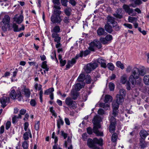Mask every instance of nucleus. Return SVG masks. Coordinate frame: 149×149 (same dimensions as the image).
Here are the masks:
<instances>
[{"mask_svg": "<svg viewBox=\"0 0 149 149\" xmlns=\"http://www.w3.org/2000/svg\"><path fill=\"white\" fill-rule=\"evenodd\" d=\"M146 74L145 70L144 69H139L136 67L133 68L132 71V74L130 76L129 80L133 86L138 85L140 86H142L141 79L140 76H143Z\"/></svg>", "mask_w": 149, "mask_h": 149, "instance_id": "1", "label": "nucleus"}, {"mask_svg": "<svg viewBox=\"0 0 149 149\" xmlns=\"http://www.w3.org/2000/svg\"><path fill=\"white\" fill-rule=\"evenodd\" d=\"M101 120V118L99 116L96 115L94 116L92 120V122L94 125L93 128V131L97 136H103V132L98 130V129L100 128L101 127L100 123Z\"/></svg>", "mask_w": 149, "mask_h": 149, "instance_id": "2", "label": "nucleus"}, {"mask_svg": "<svg viewBox=\"0 0 149 149\" xmlns=\"http://www.w3.org/2000/svg\"><path fill=\"white\" fill-rule=\"evenodd\" d=\"M130 1L134 2V3H132L129 5V6L127 5H124L123 8L125 12L129 15H131L132 16L135 15L136 13L134 12V10L131 9L130 7L132 6L134 8L136 7L137 5H139L142 3L141 0H130Z\"/></svg>", "mask_w": 149, "mask_h": 149, "instance_id": "3", "label": "nucleus"}, {"mask_svg": "<svg viewBox=\"0 0 149 149\" xmlns=\"http://www.w3.org/2000/svg\"><path fill=\"white\" fill-rule=\"evenodd\" d=\"M16 88L14 87L11 88L10 90V97L13 99H17L19 101H21L23 99V97L21 92L20 91H18L16 93Z\"/></svg>", "mask_w": 149, "mask_h": 149, "instance_id": "4", "label": "nucleus"}, {"mask_svg": "<svg viewBox=\"0 0 149 149\" xmlns=\"http://www.w3.org/2000/svg\"><path fill=\"white\" fill-rule=\"evenodd\" d=\"M103 140L102 138L98 139L95 138L92 140L91 139H88L87 144L88 146L91 148H94V143L98 144L100 146L103 145Z\"/></svg>", "mask_w": 149, "mask_h": 149, "instance_id": "5", "label": "nucleus"}, {"mask_svg": "<svg viewBox=\"0 0 149 149\" xmlns=\"http://www.w3.org/2000/svg\"><path fill=\"white\" fill-rule=\"evenodd\" d=\"M113 98L111 96L109 95H105L104 99L105 103H101L99 106L100 107H103L105 110H107L109 107V102L112 101Z\"/></svg>", "mask_w": 149, "mask_h": 149, "instance_id": "6", "label": "nucleus"}, {"mask_svg": "<svg viewBox=\"0 0 149 149\" xmlns=\"http://www.w3.org/2000/svg\"><path fill=\"white\" fill-rule=\"evenodd\" d=\"M101 47V44L99 41L95 40L90 43L89 49L90 51H93L96 48L100 49Z\"/></svg>", "mask_w": 149, "mask_h": 149, "instance_id": "7", "label": "nucleus"}, {"mask_svg": "<svg viewBox=\"0 0 149 149\" xmlns=\"http://www.w3.org/2000/svg\"><path fill=\"white\" fill-rule=\"evenodd\" d=\"M66 104L69 107L74 109L77 107V104L75 101L70 97H67L65 99Z\"/></svg>", "mask_w": 149, "mask_h": 149, "instance_id": "8", "label": "nucleus"}, {"mask_svg": "<svg viewBox=\"0 0 149 149\" xmlns=\"http://www.w3.org/2000/svg\"><path fill=\"white\" fill-rule=\"evenodd\" d=\"M83 56L82 53L81 52L79 54L76 55L74 58H73L71 61H68V63L66 65V69H69L70 67L72 66L76 62V60L78 59L79 57H82Z\"/></svg>", "mask_w": 149, "mask_h": 149, "instance_id": "9", "label": "nucleus"}, {"mask_svg": "<svg viewBox=\"0 0 149 149\" xmlns=\"http://www.w3.org/2000/svg\"><path fill=\"white\" fill-rule=\"evenodd\" d=\"M98 66V64L96 63H91L87 65V67L86 69V72L89 73L91 71L93 70Z\"/></svg>", "mask_w": 149, "mask_h": 149, "instance_id": "10", "label": "nucleus"}, {"mask_svg": "<svg viewBox=\"0 0 149 149\" xmlns=\"http://www.w3.org/2000/svg\"><path fill=\"white\" fill-rule=\"evenodd\" d=\"M10 98L7 95L4 94L0 99V102L1 104V106L4 108L6 106V103H8L10 101Z\"/></svg>", "mask_w": 149, "mask_h": 149, "instance_id": "11", "label": "nucleus"}, {"mask_svg": "<svg viewBox=\"0 0 149 149\" xmlns=\"http://www.w3.org/2000/svg\"><path fill=\"white\" fill-rule=\"evenodd\" d=\"M51 21L53 24H60L62 21L61 16L52 15L51 17Z\"/></svg>", "mask_w": 149, "mask_h": 149, "instance_id": "12", "label": "nucleus"}, {"mask_svg": "<svg viewBox=\"0 0 149 149\" xmlns=\"http://www.w3.org/2000/svg\"><path fill=\"white\" fill-rule=\"evenodd\" d=\"M23 94L27 98L29 97L30 96L31 92L29 89L26 87L25 86H24L23 88L21 90Z\"/></svg>", "mask_w": 149, "mask_h": 149, "instance_id": "13", "label": "nucleus"}, {"mask_svg": "<svg viewBox=\"0 0 149 149\" xmlns=\"http://www.w3.org/2000/svg\"><path fill=\"white\" fill-rule=\"evenodd\" d=\"M115 104L114 102H112L113 109L112 114L114 117H116L118 115L119 106H118V104H116V105H115Z\"/></svg>", "mask_w": 149, "mask_h": 149, "instance_id": "14", "label": "nucleus"}, {"mask_svg": "<svg viewBox=\"0 0 149 149\" xmlns=\"http://www.w3.org/2000/svg\"><path fill=\"white\" fill-rule=\"evenodd\" d=\"M61 32L60 27L58 25H56L51 29L52 35L58 34Z\"/></svg>", "mask_w": 149, "mask_h": 149, "instance_id": "15", "label": "nucleus"}, {"mask_svg": "<svg viewBox=\"0 0 149 149\" xmlns=\"http://www.w3.org/2000/svg\"><path fill=\"white\" fill-rule=\"evenodd\" d=\"M124 101V98L123 96L120 95H117V99L116 101H113V102H114L115 104H118V106L122 103Z\"/></svg>", "mask_w": 149, "mask_h": 149, "instance_id": "16", "label": "nucleus"}, {"mask_svg": "<svg viewBox=\"0 0 149 149\" xmlns=\"http://www.w3.org/2000/svg\"><path fill=\"white\" fill-rule=\"evenodd\" d=\"M97 61L98 63L101 66L104 68H105L107 67L106 61L101 58H99L97 59Z\"/></svg>", "mask_w": 149, "mask_h": 149, "instance_id": "17", "label": "nucleus"}, {"mask_svg": "<svg viewBox=\"0 0 149 149\" xmlns=\"http://www.w3.org/2000/svg\"><path fill=\"white\" fill-rule=\"evenodd\" d=\"M52 138L54 139V142L55 144L53 146V149H62L61 148L57 146V143L58 142V139L57 137L55 136L54 132H53L52 134Z\"/></svg>", "mask_w": 149, "mask_h": 149, "instance_id": "18", "label": "nucleus"}, {"mask_svg": "<svg viewBox=\"0 0 149 149\" xmlns=\"http://www.w3.org/2000/svg\"><path fill=\"white\" fill-rule=\"evenodd\" d=\"M24 17L22 15H20L19 16L17 17V15L15 16L14 20L15 22L18 24H20L23 21Z\"/></svg>", "mask_w": 149, "mask_h": 149, "instance_id": "19", "label": "nucleus"}, {"mask_svg": "<svg viewBox=\"0 0 149 149\" xmlns=\"http://www.w3.org/2000/svg\"><path fill=\"white\" fill-rule=\"evenodd\" d=\"M29 136L31 138L32 135L30 129H28V131L26 132L23 135V138L25 141L29 139Z\"/></svg>", "mask_w": 149, "mask_h": 149, "instance_id": "20", "label": "nucleus"}, {"mask_svg": "<svg viewBox=\"0 0 149 149\" xmlns=\"http://www.w3.org/2000/svg\"><path fill=\"white\" fill-rule=\"evenodd\" d=\"M122 10L121 8L118 9L116 12V13L114 14L113 15L116 18L120 19L122 17Z\"/></svg>", "mask_w": 149, "mask_h": 149, "instance_id": "21", "label": "nucleus"}, {"mask_svg": "<svg viewBox=\"0 0 149 149\" xmlns=\"http://www.w3.org/2000/svg\"><path fill=\"white\" fill-rule=\"evenodd\" d=\"M52 2L54 4V8L61 9V8L60 7V0H53Z\"/></svg>", "mask_w": 149, "mask_h": 149, "instance_id": "22", "label": "nucleus"}, {"mask_svg": "<svg viewBox=\"0 0 149 149\" xmlns=\"http://www.w3.org/2000/svg\"><path fill=\"white\" fill-rule=\"evenodd\" d=\"M139 134L141 139H145L146 137L148 135V132L144 130L141 131Z\"/></svg>", "mask_w": 149, "mask_h": 149, "instance_id": "23", "label": "nucleus"}, {"mask_svg": "<svg viewBox=\"0 0 149 149\" xmlns=\"http://www.w3.org/2000/svg\"><path fill=\"white\" fill-rule=\"evenodd\" d=\"M97 33L99 36L105 35H106V32H105L104 29L101 27L98 28L97 30Z\"/></svg>", "mask_w": 149, "mask_h": 149, "instance_id": "24", "label": "nucleus"}, {"mask_svg": "<svg viewBox=\"0 0 149 149\" xmlns=\"http://www.w3.org/2000/svg\"><path fill=\"white\" fill-rule=\"evenodd\" d=\"M52 38H54V42H60L61 38L59 36V34L51 35Z\"/></svg>", "mask_w": 149, "mask_h": 149, "instance_id": "25", "label": "nucleus"}, {"mask_svg": "<svg viewBox=\"0 0 149 149\" xmlns=\"http://www.w3.org/2000/svg\"><path fill=\"white\" fill-rule=\"evenodd\" d=\"M84 85L85 84L83 82L81 83V84L80 83H78L75 85V89L77 91H79L84 86Z\"/></svg>", "mask_w": 149, "mask_h": 149, "instance_id": "26", "label": "nucleus"}, {"mask_svg": "<svg viewBox=\"0 0 149 149\" xmlns=\"http://www.w3.org/2000/svg\"><path fill=\"white\" fill-rule=\"evenodd\" d=\"M107 19L108 24H111L112 25L114 24H116V22L114 20L113 17L110 16H108L107 17Z\"/></svg>", "mask_w": 149, "mask_h": 149, "instance_id": "27", "label": "nucleus"}, {"mask_svg": "<svg viewBox=\"0 0 149 149\" xmlns=\"http://www.w3.org/2000/svg\"><path fill=\"white\" fill-rule=\"evenodd\" d=\"M10 18L8 15H5L3 19L2 22L4 24H8L10 23Z\"/></svg>", "mask_w": 149, "mask_h": 149, "instance_id": "28", "label": "nucleus"}, {"mask_svg": "<svg viewBox=\"0 0 149 149\" xmlns=\"http://www.w3.org/2000/svg\"><path fill=\"white\" fill-rule=\"evenodd\" d=\"M59 118L57 120V127L59 129L61 127V125H63L64 124V122L62 118L60 116H58Z\"/></svg>", "mask_w": 149, "mask_h": 149, "instance_id": "29", "label": "nucleus"}, {"mask_svg": "<svg viewBox=\"0 0 149 149\" xmlns=\"http://www.w3.org/2000/svg\"><path fill=\"white\" fill-rule=\"evenodd\" d=\"M22 117L21 115L19 114L18 116H14L12 118V122L13 124H15L17 123L19 118H21Z\"/></svg>", "mask_w": 149, "mask_h": 149, "instance_id": "30", "label": "nucleus"}, {"mask_svg": "<svg viewBox=\"0 0 149 149\" xmlns=\"http://www.w3.org/2000/svg\"><path fill=\"white\" fill-rule=\"evenodd\" d=\"M143 80L144 84L147 85H149V75L147 74L144 76Z\"/></svg>", "mask_w": 149, "mask_h": 149, "instance_id": "31", "label": "nucleus"}, {"mask_svg": "<svg viewBox=\"0 0 149 149\" xmlns=\"http://www.w3.org/2000/svg\"><path fill=\"white\" fill-rule=\"evenodd\" d=\"M140 146L141 148H144L147 146V143L145 141V139H141L140 141Z\"/></svg>", "mask_w": 149, "mask_h": 149, "instance_id": "32", "label": "nucleus"}, {"mask_svg": "<svg viewBox=\"0 0 149 149\" xmlns=\"http://www.w3.org/2000/svg\"><path fill=\"white\" fill-rule=\"evenodd\" d=\"M104 28L106 31L109 33H111L113 31L111 26L108 24H106Z\"/></svg>", "mask_w": 149, "mask_h": 149, "instance_id": "33", "label": "nucleus"}, {"mask_svg": "<svg viewBox=\"0 0 149 149\" xmlns=\"http://www.w3.org/2000/svg\"><path fill=\"white\" fill-rule=\"evenodd\" d=\"M60 10V9H58L55 8V9L54 10L53 12L52 15H55L60 16V15L61 14V12Z\"/></svg>", "mask_w": 149, "mask_h": 149, "instance_id": "34", "label": "nucleus"}, {"mask_svg": "<svg viewBox=\"0 0 149 149\" xmlns=\"http://www.w3.org/2000/svg\"><path fill=\"white\" fill-rule=\"evenodd\" d=\"M127 75L126 74H124L121 77L120 82L123 84L125 83L127 81Z\"/></svg>", "mask_w": 149, "mask_h": 149, "instance_id": "35", "label": "nucleus"}, {"mask_svg": "<svg viewBox=\"0 0 149 149\" xmlns=\"http://www.w3.org/2000/svg\"><path fill=\"white\" fill-rule=\"evenodd\" d=\"M85 79V75L84 74H81L78 77L77 80L79 82H83Z\"/></svg>", "mask_w": 149, "mask_h": 149, "instance_id": "36", "label": "nucleus"}, {"mask_svg": "<svg viewBox=\"0 0 149 149\" xmlns=\"http://www.w3.org/2000/svg\"><path fill=\"white\" fill-rule=\"evenodd\" d=\"M116 125L110 124L109 126V131L111 133H113L115 130Z\"/></svg>", "mask_w": 149, "mask_h": 149, "instance_id": "37", "label": "nucleus"}, {"mask_svg": "<svg viewBox=\"0 0 149 149\" xmlns=\"http://www.w3.org/2000/svg\"><path fill=\"white\" fill-rule=\"evenodd\" d=\"M64 13L68 16H70L71 13L72 9L70 8H67L64 10Z\"/></svg>", "mask_w": 149, "mask_h": 149, "instance_id": "38", "label": "nucleus"}, {"mask_svg": "<svg viewBox=\"0 0 149 149\" xmlns=\"http://www.w3.org/2000/svg\"><path fill=\"white\" fill-rule=\"evenodd\" d=\"M41 67L42 68L45 69L46 71H48L49 70V68L47 64L46 61H44L42 62Z\"/></svg>", "mask_w": 149, "mask_h": 149, "instance_id": "39", "label": "nucleus"}, {"mask_svg": "<svg viewBox=\"0 0 149 149\" xmlns=\"http://www.w3.org/2000/svg\"><path fill=\"white\" fill-rule=\"evenodd\" d=\"M118 136L117 134L116 133H114L112 134L111 139V141L113 142H115L117 139Z\"/></svg>", "mask_w": 149, "mask_h": 149, "instance_id": "40", "label": "nucleus"}, {"mask_svg": "<svg viewBox=\"0 0 149 149\" xmlns=\"http://www.w3.org/2000/svg\"><path fill=\"white\" fill-rule=\"evenodd\" d=\"M116 65L118 68H120L121 69L123 70L124 68V65L120 61H118L116 63Z\"/></svg>", "mask_w": 149, "mask_h": 149, "instance_id": "41", "label": "nucleus"}, {"mask_svg": "<svg viewBox=\"0 0 149 149\" xmlns=\"http://www.w3.org/2000/svg\"><path fill=\"white\" fill-rule=\"evenodd\" d=\"M109 120L110 124L116 125L117 120L113 116H111Z\"/></svg>", "mask_w": 149, "mask_h": 149, "instance_id": "42", "label": "nucleus"}, {"mask_svg": "<svg viewBox=\"0 0 149 149\" xmlns=\"http://www.w3.org/2000/svg\"><path fill=\"white\" fill-rule=\"evenodd\" d=\"M29 144L27 141H24L22 143V146L24 149H27L28 148Z\"/></svg>", "mask_w": 149, "mask_h": 149, "instance_id": "43", "label": "nucleus"}, {"mask_svg": "<svg viewBox=\"0 0 149 149\" xmlns=\"http://www.w3.org/2000/svg\"><path fill=\"white\" fill-rule=\"evenodd\" d=\"M34 86L36 90L38 89V90L40 91H42V86L40 84H38L36 83L35 84Z\"/></svg>", "mask_w": 149, "mask_h": 149, "instance_id": "44", "label": "nucleus"}, {"mask_svg": "<svg viewBox=\"0 0 149 149\" xmlns=\"http://www.w3.org/2000/svg\"><path fill=\"white\" fill-rule=\"evenodd\" d=\"M107 66L110 70L111 71H113L114 70V66L112 63H109L107 65Z\"/></svg>", "mask_w": 149, "mask_h": 149, "instance_id": "45", "label": "nucleus"}, {"mask_svg": "<svg viewBox=\"0 0 149 149\" xmlns=\"http://www.w3.org/2000/svg\"><path fill=\"white\" fill-rule=\"evenodd\" d=\"M128 22L131 23H133L134 21H136L137 19L136 17L129 16L128 19Z\"/></svg>", "mask_w": 149, "mask_h": 149, "instance_id": "46", "label": "nucleus"}, {"mask_svg": "<svg viewBox=\"0 0 149 149\" xmlns=\"http://www.w3.org/2000/svg\"><path fill=\"white\" fill-rule=\"evenodd\" d=\"M13 28V31H19V29L18 28V26L15 23H13L12 24V29Z\"/></svg>", "mask_w": 149, "mask_h": 149, "instance_id": "47", "label": "nucleus"}, {"mask_svg": "<svg viewBox=\"0 0 149 149\" xmlns=\"http://www.w3.org/2000/svg\"><path fill=\"white\" fill-rule=\"evenodd\" d=\"M126 91L124 89H121L119 91V94L117 95H120L123 96H125L126 95Z\"/></svg>", "mask_w": 149, "mask_h": 149, "instance_id": "48", "label": "nucleus"}, {"mask_svg": "<svg viewBox=\"0 0 149 149\" xmlns=\"http://www.w3.org/2000/svg\"><path fill=\"white\" fill-rule=\"evenodd\" d=\"M91 81V76L90 75H87L86 78V82L87 84H90Z\"/></svg>", "mask_w": 149, "mask_h": 149, "instance_id": "49", "label": "nucleus"}, {"mask_svg": "<svg viewBox=\"0 0 149 149\" xmlns=\"http://www.w3.org/2000/svg\"><path fill=\"white\" fill-rule=\"evenodd\" d=\"M90 50H85L84 52H81V53H82L83 56H85L89 54L91 52Z\"/></svg>", "mask_w": 149, "mask_h": 149, "instance_id": "50", "label": "nucleus"}, {"mask_svg": "<svg viewBox=\"0 0 149 149\" xmlns=\"http://www.w3.org/2000/svg\"><path fill=\"white\" fill-rule=\"evenodd\" d=\"M68 0H61V4L64 6H67L68 5Z\"/></svg>", "mask_w": 149, "mask_h": 149, "instance_id": "51", "label": "nucleus"}, {"mask_svg": "<svg viewBox=\"0 0 149 149\" xmlns=\"http://www.w3.org/2000/svg\"><path fill=\"white\" fill-rule=\"evenodd\" d=\"M109 88L110 91H113L115 88L114 84L112 83H110L109 85Z\"/></svg>", "mask_w": 149, "mask_h": 149, "instance_id": "52", "label": "nucleus"}, {"mask_svg": "<svg viewBox=\"0 0 149 149\" xmlns=\"http://www.w3.org/2000/svg\"><path fill=\"white\" fill-rule=\"evenodd\" d=\"M50 111L53 116H55V117L57 116L55 112L53 110V107H51L50 108Z\"/></svg>", "mask_w": 149, "mask_h": 149, "instance_id": "53", "label": "nucleus"}, {"mask_svg": "<svg viewBox=\"0 0 149 149\" xmlns=\"http://www.w3.org/2000/svg\"><path fill=\"white\" fill-rule=\"evenodd\" d=\"M30 103L31 106L33 107H35L36 104V101L34 99H31L30 102Z\"/></svg>", "mask_w": 149, "mask_h": 149, "instance_id": "54", "label": "nucleus"}, {"mask_svg": "<svg viewBox=\"0 0 149 149\" xmlns=\"http://www.w3.org/2000/svg\"><path fill=\"white\" fill-rule=\"evenodd\" d=\"M105 38L108 41L111 40L112 39V36L111 35L109 34L106 36Z\"/></svg>", "mask_w": 149, "mask_h": 149, "instance_id": "55", "label": "nucleus"}, {"mask_svg": "<svg viewBox=\"0 0 149 149\" xmlns=\"http://www.w3.org/2000/svg\"><path fill=\"white\" fill-rule=\"evenodd\" d=\"M100 40L101 42L103 44H105L108 43V41L104 38H101L100 39Z\"/></svg>", "mask_w": 149, "mask_h": 149, "instance_id": "56", "label": "nucleus"}, {"mask_svg": "<svg viewBox=\"0 0 149 149\" xmlns=\"http://www.w3.org/2000/svg\"><path fill=\"white\" fill-rule=\"evenodd\" d=\"M87 134L86 133H84L82 134V139L84 141H85L87 139Z\"/></svg>", "mask_w": 149, "mask_h": 149, "instance_id": "57", "label": "nucleus"}, {"mask_svg": "<svg viewBox=\"0 0 149 149\" xmlns=\"http://www.w3.org/2000/svg\"><path fill=\"white\" fill-rule=\"evenodd\" d=\"M96 74H95L94 75V78L93 80V81H96L97 80V78H99L100 77V74H98L97 72H96Z\"/></svg>", "mask_w": 149, "mask_h": 149, "instance_id": "58", "label": "nucleus"}, {"mask_svg": "<svg viewBox=\"0 0 149 149\" xmlns=\"http://www.w3.org/2000/svg\"><path fill=\"white\" fill-rule=\"evenodd\" d=\"M40 122L39 121H38L35 124V128L36 130H38L39 129Z\"/></svg>", "mask_w": 149, "mask_h": 149, "instance_id": "59", "label": "nucleus"}, {"mask_svg": "<svg viewBox=\"0 0 149 149\" xmlns=\"http://www.w3.org/2000/svg\"><path fill=\"white\" fill-rule=\"evenodd\" d=\"M132 67L130 65H128L126 69V71L127 72H130L131 71H132L133 69Z\"/></svg>", "mask_w": 149, "mask_h": 149, "instance_id": "60", "label": "nucleus"}, {"mask_svg": "<svg viewBox=\"0 0 149 149\" xmlns=\"http://www.w3.org/2000/svg\"><path fill=\"white\" fill-rule=\"evenodd\" d=\"M29 124L28 122H26L24 124V130L25 131H26L27 130L29 126Z\"/></svg>", "mask_w": 149, "mask_h": 149, "instance_id": "61", "label": "nucleus"}, {"mask_svg": "<svg viewBox=\"0 0 149 149\" xmlns=\"http://www.w3.org/2000/svg\"><path fill=\"white\" fill-rule=\"evenodd\" d=\"M113 27L115 28L114 29L116 31H118L120 29V27L117 25V23L116 22V24H114L113 25Z\"/></svg>", "mask_w": 149, "mask_h": 149, "instance_id": "62", "label": "nucleus"}, {"mask_svg": "<svg viewBox=\"0 0 149 149\" xmlns=\"http://www.w3.org/2000/svg\"><path fill=\"white\" fill-rule=\"evenodd\" d=\"M123 25L126 27H127L130 29H132V26L131 24H129L125 23L123 24Z\"/></svg>", "mask_w": 149, "mask_h": 149, "instance_id": "63", "label": "nucleus"}, {"mask_svg": "<svg viewBox=\"0 0 149 149\" xmlns=\"http://www.w3.org/2000/svg\"><path fill=\"white\" fill-rule=\"evenodd\" d=\"M11 125V122L10 121H8L6 124V129L7 130H8L10 127Z\"/></svg>", "mask_w": 149, "mask_h": 149, "instance_id": "64", "label": "nucleus"}]
</instances>
